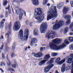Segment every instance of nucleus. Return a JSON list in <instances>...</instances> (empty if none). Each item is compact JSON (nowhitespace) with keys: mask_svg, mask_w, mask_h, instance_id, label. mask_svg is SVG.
<instances>
[{"mask_svg":"<svg viewBox=\"0 0 73 73\" xmlns=\"http://www.w3.org/2000/svg\"><path fill=\"white\" fill-rule=\"evenodd\" d=\"M12 71H13V72H15V70H14L12 68L11 69V70Z\"/></svg>","mask_w":73,"mask_h":73,"instance_id":"60","label":"nucleus"},{"mask_svg":"<svg viewBox=\"0 0 73 73\" xmlns=\"http://www.w3.org/2000/svg\"><path fill=\"white\" fill-rule=\"evenodd\" d=\"M48 28V24L46 22H43L39 27L40 31L41 33L46 32Z\"/></svg>","mask_w":73,"mask_h":73,"instance_id":"8","label":"nucleus"},{"mask_svg":"<svg viewBox=\"0 0 73 73\" xmlns=\"http://www.w3.org/2000/svg\"><path fill=\"white\" fill-rule=\"evenodd\" d=\"M26 24H27V25H28L29 23V22L27 20L26 21V22H25Z\"/></svg>","mask_w":73,"mask_h":73,"instance_id":"44","label":"nucleus"},{"mask_svg":"<svg viewBox=\"0 0 73 73\" xmlns=\"http://www.w3.org/2000/svg\"><path fill=\"white\" fill-rule=\"evenodd\" d=\"M50 4L49 3H48L47 5V6H50Z\"/></svg>","mask_w":73,"mask_h":73,"instance_id":"59","label":"nucleus"},{"mask_svg":"<svg viewBox=\"0 0 73 73\" xmlns=\"http://www.w3.org/2000/svg\"><path fill=\"white\" fill-rule=\"evenodd\" d=\"M8 2L7 0H3V6H5L7 5Z\"/></svg>","mask_w":73,"mask_h":73,"instance_id":"24","label":"nucleus"},{"mask_svg":"<svg viewBox=\"0 0 73 73\" xmlns=\"http://www.w3.org/2000/svg\"><path fill=\"white\" fill-rule=\"evenodd\" d=\"M20 28V23L19 21L16 22L14 23V26L13 27V29L14 31H17L19 30Z\"/></svg>","mask_w":73,"mask_h":73,"instance_id":"11","label":"nucleus"},{"mask_svg":"<svg viewBox=\"0 0 73 73\" xmlns=\"http://www.w3.org/2000/svg\"><path fill=\"white\" fill-rule=\"evenodd\" d=\"M6 9H9V13H11V7H10V6L9 5L8 7H7Z\"/></svg>","mask_w":73,"mask_h":73,"instance_id":"26","label":"nucleus"},{"mask_svg":"<svg viewBox=\"0 0 73 73\" xmlns=\"http://www.w3.org/2000/svg\"><path fill=\"white\" fill-rule=\"evenodd\" d=\"M71 6L72 7H73V1H71L70 2Z\"/></svg>","mask_w":73,"mask_h":73,"instance_id":"46","label":"nucleus"},{"mask_svg":"<svg viewBox=\"0 0 73 73\" xmlns=\"http://www.w3.org/2000/svg\"><path fill=\"white\" fill-rule=\"evenodd\" d=\"M73 59H71L70 58H69L67 60V62L69 64H71L72 63V61Z\"/></svg>","mask_w":73,"mask_h":73,"instance_id":"22","label":"nucleus"},{"mask_svg":"<svg viewBox=\"0 0 73 73\" xmlns=\"http://www.w3.org/2000/svg\"><path fill=\"white\" fill-rule=\"evenodd\" d=\"M65 2H66L65 4H67L69 3V1L68 0H66L65 1Z\"/></svg>","mask_w":73,"mask_h":73,"instance_id":"43","label":"nucleus"},{"mask_svg":"<svg viewBox=\"0 0 73 73\" xmlns=\"http://www.w3.org/2000/svg\"><path fill=\"white\" fill-rule=\"evenodd\" d=\"M15 11L17 15H19V19L20 20H21L24 11H23V9H19L17 10H16Z\"/></svg>","mask_w":73,"mask_h":73,"instance_id":"9","label":"nucleus"},{"mask_svg":"<svg viewBox=\"0 0 73 73\" xmlns=\"http://www.w3.org/2000/svg\"><path fill=\"white\" fill-rule=\"evenodd\" d=\"M2 59H4V58H5V55L4 54H2Z\"/></svg>","mask_w":73,"mask_h":73,"instance_id":"39","label":"nucleus"},{"mask_svg":"<svg viewBox=\"0 0 73 73\" xmlns=\"http://www.w3.org/2000/svg\"><path fill=\"white\" fill-rule=\"evenodd\" d=\"M48 61V59L43 60L40 61L39 63V65L40 66H42V65L44 64L45 62H46V61Z\"/></svg>","mask_w":73,"mask_h":73,"instance_id":"17","label":"nucleus"},{"mask_svg":"<svg viewBox=\"0 0 73 73\" xmlns=\"http://www.w3.org/2000/svg\"><path fill=\"white\" fill-rule=\"evenodd\" d=\"M57 54V53H53L51 54V55L52 56H53V57H56Z\"/></svg>","mask_w":73,"mask_h":73,"instance_id":"36","label":"nucleus"},{"mask_svg":"<svg viewBox=\"0 0 73 73\" xmlns=\"http://www.w3.org/2000/svg\"><path fill=\"white\" fill-rule=\"evenodd\" d=\"M15 64L12 65V67L14 68H16V65H17V63H16V61L14 62Z\"/></svg>","mask_w":73,"mask_h":73,"instance_id":"29","label":"nucleus"},{"mask_svg":"<svg viewBox=\"0 0 73 73\" xmlns=\"http://www.w3.org/2000/svg\"><path fill=\"white\" fill-rule=\"evenodd\" d=\"M63 17L64 18L65 20H68L71 18V15H68L65 16L64 15H63Z\"/></svg>","mask_w":73,"mask_h":73,"instance_id":"18","label":"nucleus"},{"mask_svg":"<svg viewBox=\"0 0 73 73\" xmlns=\"http://www.w3.org/2000/svg\"><path fill=\"white\" fill-rule=\"evenodd\" d=\"M58 20H56L55 22L56 24H54L53 27L52 29L54 31L58 30L62 25H64V22L62 21H60L58 22H57Z\"/></svg>","mask_w":73,"mask_h":73,"instance_id":"5","label":"nucleus"},{"mask_svg":"<svg viewBox=\"0 0 73 73\" xmlns=\"http://www.w3.org/2000/svg\"><path fill=\"white\" fill-rule=\"evenodd\" d=\"M68 11H69V8H68V7H64L62 10V12L63 14L66 15L67 12H68Z\"/></svg>","mask_w":73,"mask_h":73,"instance_id":"15","label":"nucleus"},{"mask_svg":"<svg viewBox=\"0 0 73 73\" xmlns=\"http://www.w3.org/2000/svg\"><path fill=\"white\" fill-rule=\"evenodd\" d=\"M69 47L70 49L73 50V44L70 45L69 46Z\"/></svg>","mask_w":73,"mask_h":73,"instance_id":"37","label":"nucleus"},{"mask_svg":"<svg viewBox=\"0 0 73 73\" xmlns=\"http://www.w3.org/2000/svg\"><path fill=\"white\" fill-rule=\"evenodd\" d=\"M9 50V47L7 46H5V49L4 52H7Z\"/></svg>","mask_w":73,"mask_h":73,"instance_id":"27","label":"nucleus"},{"mask_svg":"<svg viewBox=\"0 0 73 73\" xmlns=\"http://www.w3.org/2000/svg\"><path fill=\"white\" fill-rule=\"evenodd\" d=\"M1 64H3L4 65V66H5V64L4 63V62H1Z\"/></svg>","mask_w":73,"mask_h":73,"instance_id":"48","label":"nucleus"},{"mask_svg":"<svg viewBox=\"0 0 73 73\" xmlns=\"http://www.w3.org/2000/svg\"><path fill=\"white\" fill-rule=\"evenodd\" d=\"M11 26H9L7 27V26H5V29L8 30V33L5 34V37H7V38H9V34L11 33Z\"/></svg>","mask_w":73,"mask_h":73,"instance_id":"10","label":"nucleus"},{"mask_svg":"<svg viewBox=\"0 0 73 73\" xmlns=\"http://www.w3.org/2000/svg\"><path fill=\"white\" fill-rule=\"evenodd\" d=\"M15 43H14L13 44V46H12V50L13 51L15 50Z\"/></svg>","mask_w":73,"mask_h":73,"instance_id":"30","label":"nucleus"},{"mask_svg":"<svg viewBox=\"0 0 73 73\" xmlns=\"http://www.w3.org/2000/svg\"><path fill=\"white\" fill-rule=\"evenodd\" d=\"M42 9L38 7L36 8L35 9L34 17L38 20V23H40L44 19V15H42Z\"/></svg>","mask_w":73,"mask_h":73,"instance_id":"2","label":"nucleus"},{"mask_svg":"<svg viewBox=\"0 0 73 73\" xmlns=\"http://www.w3.org/2000/svg\"><path fill=\"white\" fill-rule=\"evenodd\" d=\"M56 35H57V33L56 31L50 30L46 35L45 38H47L48 39H49V38L53 39L54 38L55 36H56Z\"/></svg>","mask_w":73,"mask_h":73,"instance_id":"6","label":"nucleus"},{"mask_svg":"<svg viewBox=\"0 0 73 73\" xmlns=\"http://www.w3.org/2000/svg\"><path fill=\"white\" fill-rule=\"evenodd\" d=\"M0 17L1 18H3L4 17V15H0Z\"/></svg>","mask_w":73,"mask_h":73,"instance_id":"53","label":"nucleus"},{"mask_svg":"<svg viewBox=\"0 0 73 73\" xmlns=\"http://www.w3.org/2000/svg\"><path fill=\"white\" fill-rule=\"evenodd\" d=\"M48 15L47 16V21L51 19L52 18H54L52 19V20H54L55 18L57 17L58 16L56 10V6H52L51 10L48 11Z\"/></svg>","mask_w":73,"mask_h":73,"instance_id":"3","label":"nucleus"},{"mask_svg":"<svg viewBox=\"0 0 73 73\" xmlns=\"http://www.w3.org/2000/svg\"><path fill=\"white\" fill-rule=\"evenodd\" d=\"M68 40L70 42H73V37L70 36L69 37Z\"/></svg>","mask_w":73,"mask_h":73,"instance_id":"31","label":"nucleus"},{"mask_svg":"<svg viewBox=\"0 0 73 73\" xmlns=\"http://www.w3.org/2000/svg\"><path fill=\"white\" fill-rule=\"evenodd\" d=\"M4 22H3V21H2L0 23V25L1 27H4Z\"/></svg>","mask_w":73,"mask_h":73,"instance_id":"32","label":"nucleus"},{"mask_svg":"<svg viewBox=\"0 0 73 73\" xmlns=\"http://www.w3.org/2000/svg\"><path fill=\"white\" fill-rule=\"evenodd\" d=\"M31 37H32V36H31V35L30 36V38H31Z\"/></svg>","mask_w":73,"mask_h":73,"instance_id":"63","label":"nucleus"},{"mask_svg":"<svg viewBox=\"0 0 73 73\" xmlns=\"http://www.w3.org/2000/svg\"><path fill=\"white\" fill-rule=\"evenodd\" d=\"M43 56H44V54L41 52H40L34 55V56L37 58H40Z\"/></svg>","mask_w":73,"mask_h":73,"instance_id":"14","label":"nucleus"},{"mask_svg":"<svg viewBox=\"0 0 73 73\" xmlns=\"http://www.w3.org/2000/svg\"><path fill=\"white\" fill-rule=\"evenodd\" d=\"M40 50L41 52H42V51H43V48H42V47H41L40 48Z\"/></svg>","mask_w":73,"mask_h":73,"instance_id":"50","label":"nucleus"},{"mask_svg":"<svg viewBox=\"0 0 73 73\" xmlns=\"http://www.w3.org/2000/svg\"><path fill=\"white\" fill-rule=\"evenodd\" d=\"M12 68H8V70L11 71V70H12Z\"/></svg>","mask_w":73,"mask_h":73,"instance_id":"49","label":"nucleus"},{"mask_svg":"<svg viewBox=\"0 0 73 73\" xmlns=\"http://www.w3.org/2000/svg\"><path fill=\"white\" fill-rule=\"evenodd\" d=\"M1 39L2 38V39H3L4 38H3V36H1V38H0Z\"/></svg>","mask_w":73,"mask_h":73,"instance_id":"55","label":"nucleus"},{"mask_svg":"<svg viewBox=\"0 0 73 73\" xmlns=\"http://www.w3.org/2000/svg\"><path fill=\"white\" fill-rule=\"evenodd\" d=\"M70 57H71V58H70L73 60V54H70Z\"/></svg>","mask_w":73,"mask_h":73,"instance_id":"45","label":"nucleus"},{"mask_svg":"<svg viewBox=\"0 0 73 73\" xmlns=\"http://www.w3.org/2000/svg\"><path fill=\"white\" fill-rule=\"evenodd\" d=\"M3 21V22H4V23L5 22V19H3L2 20Z\"/></svg>","mask_w":73,"mask_h":73,"instance_id":"58","label":"nucleus"},{"mask_svg":"<svg viewBox=\"0 0 73 73\" xmlns=\"http://www.w3.org/2000/svg\"><path fill=\"white\" fill-rule=\"evenodd\" d=\"M63 5H64V3H60L57 5V8L58 9H60L61 8V7H63Z\"/></svg>","mask_w":73,"mask_h":73,"instance_id":"19","label":"nucleus"},{"mask_svg":"<svg viewBox=\"0 0 73 73\" xmlns=\"http://www.w3.org/2000/svg\"><path fill=\"white\" fill-rule=\"evenodd\" d=\"M3 48H4V45L2 44L1 46V47L0 48V49L1 50H2L3 49Z\"/></svg>","mask_w":73,"mask_h":73,"instance_id":"41","label":"nucleus"},{"mask_svg":"<svg viewBox=\"0 0 73 73\" xmlns=\"http://www.w3.org/2000/svg\"><path fill=\"white\" fill-rule=\"evenodd\" d=\"M31 1L34 5L37 6L39 4L38 0H31Z\"/></svg>","mask_w":73,"mask_h":73,"instance_id":"16","label":"nucleus"},{"mask_svg":"<svg viewBox=\"0 0 73 73\" xmlns=\"http://www.w3.org/2000/svg\"><path fill=\"white\" fill-rule=\"evenodd\" d=\"M38 31L37 29H36L34 31L33 33L34 35L35 36H37L38 35Z\"/></svg>","mask_w":73,"mask_h":73,"instance_id":"20","label":"nucleus"},{"mask_svg":"<svg viewBox=\"0 0 73 73\" xmlns=\"http://www.w3.org/2000/svg\"><path fill=\"white\" fill-rule=\"evenodd\" d=\"M30 46H29L28 47V48L29 49H30Z\"/></svg>","mask_w":73,"mask_h":73,"instance_id":"62","label":"nucleus"},{"mask_svg":"<svg viewBox=\"0 0 73 73\" xmlns=\"http://www.w3.org/2000/svg\"><path fill=\"white\" fill-rule=\"evenodd\" d=\"M33 22H32L30 24H29L30 25L31 27L32 26V25L31 24H33Z\"/></svg>","mask_w":73,"mask_h":73,"instance_id":"51","label":"nucleus"},{"mask_svg":"<svg viewBox=\"0 0 73 73\" xmlns=\"http://www.w3.org/2000/svg\"><path fill=\"white\" fill-rule=\"evenodd\" d=\"M7 62V65H11V62H10L9 60Z\"/></svg>","mask_w":73,"mask_h":73,"instance_id":"42","label":"nucleus"},{"mask_svg":"<svg viewBox=\"0 0 73 73\" xmlns=\"http://www.w3.org/2000/svg\"><path fill=\"white\" fill-rule=\"evenodd\" d=\"M55 73H59V72H58V70H57L56 71Z\"/></svg>","mask_w":73,"mask_h":73,"instance_id":"57","label":"nucleus"},{"mask_svg":"<svg viewBox=\"0 0 73 73\" xmlns=\"http://www.w3.org/2000/svg\"><path fill=\"white\" fill-rule=\"evenodd\" d=\"M5 13L6 14L5 16L6 17H8V11H6Z\"/></svg>","mask_w":73,"mask_h":73,"instance_id":"47","label":"nucleus"},{"mask_svg":"<svg viewBox=\"0 0 73 73\" xmlns=\"http://www.w3.org/2000/svg\"><path fill=\"white\" fill-rule=\"evenodd\" d=\"M52 42H50L49 43V46L50 49L52 50H58L60 49H61L66 46V45L64 43H63L60 45L57 46V45H58L61 42V40L58 38H56L52 40Z\"/></svg>","mask_w":73,"mask_h":73,"instance_id":"1","label":"nucleus"},{"mask_svg":"<svg viewBox=\"0 0 73 73\" xmlns=\"http://www.w3.org/2000/svg\"><path fill=\"white\" fill-rule=\"evenodd\" d=\"M70 23H71V22L70 21V19H69L66 21V25H69L70 24Z\"/></svg>","mask_w":73,"mask_h":73,"instance_id":"25","label":"nucleus"},{"mask_svg":"<svg viewBox=\"0 0 73 73\" xmlns=\"http://www.w3.org/2000/svg\"><path fill=\"white\" fill-rule=\"evenodd\" d=\"M0 70H1V71H2V73H4V70H3V69H2L0 68Z\"/></svg>","mask_w":73,"mask_h":73,"instance_id":"52","label":"nucleus"},{"mask_svg":"<svg viewBox=\"0 0 73 73\" xmlns=\"http://www.w3.org/2000/svg\"><path fill=\"white\" fill-rule=\"evenodd\" d=\"M23 31L21 29L19 31L18 34L19 38L21 41H27L29 35V30L27 29H26L24 32V37L23 36Z\"/></svg>","mask_w":73,"mask_h":73,"instance_id":"4","label":"nucleus"},{"mask_svg":"<svg viewBox=\"0 0 73 73\" xmlns=\"http://www.w3.org/2000/svg\"><path fill=\"white\" fill-rule=\"evenodd\" d=\"M36 42H37V39L36 38H32L30 45L31 46H33L35 43H36Z\"/></svg>","mask_w":73,"mask_h":73,"instance_id":"13","label":"nucleus"},{"mask_svg":"<svg viewBox=\"0 0 73 73\" xmlns=\"http://www.w3.org/2000/svg\"><path fill=\"white\" fill-rule=\"evenodd\" d=\"M67 68L68 70H70V69L72 68L71 66H68L67 67Z\"/></svg>","mask_w":73,"mask_h":73,"instance_id":"40","label":"nucleus"},{"mask_svg":"<svg viewBox=\"0 0 73 73\" xmlns=\"http://www.w3.org/2000/svg\"><path fill=\"white\" fill-rule=\"evenodd\" d=\"M7 61H9V60L8 58V56H7Z\"/></svg>","mask_w":73,"mask_h":73,"instance_id":"54","label":"nucleus"},{"mask_svg":"<svg viewBox=\"0 0 73 73\" xmlns=\"http://www.w3.org/2000/svg\"><path fill=\"white\" fill-rule=\"evenodd\" d=\"M9 42V38H8L7 40V42L8 43Z\"/></svg>","mask_w":73,"mask_h":73,"instance_id":"56","label":"nucleus"},{"mask_svg":"<svg viewBox=\"0 0 73 73\" xmlns=\"http://www.w3.org/2000/svg\"><path fill=\"white\" fill-rule=\"evenodd\" d=\"M15 56H16V55H15V53L14 52H13L12 54L11 57L13 58V57H14Z\"/></svg>","mask_w":73,"mask_h":73,"instance_id":"38","label":"nucleus"},{"mask_svg":"<svg viewBox=\"0 0 73 73\" xmlns=\"http://www.w3.org/2000/svg\"><path fill=\"white\" fill-rule=\"evenodd\" d=\"M0 64V65H1V66H3V64Z\"/></svg>","mask_w":73,"mask_h":73,"instance_id":"64","label":"nucleus"},{"mask_svg":"<svg viewBox=\"0 0 73 73\" xmlns=\"http://www.w3.org/2000/svg\"><path fill=\"white\" fill-rule=\"evenodd\" d=\"M73 27V22H72L69 27V29H72Z\"/></svg>","mask_w":73,"mask_h":73,"instance_id":"35","label":"nucleus"},{"mask_svg":"<svg viewBox=\"0 0 73 73\" xmlns=\"http://www.w3.org/2000/svg\"><path fill=\"white\" fill-rule=\"evenodd\" d=\"M24 15L25 16H26V13L24 12Z\"/></svg>","mask_w":73,"mask_h":73,"instance_id":"61","label":"nucleus"},{"mask_svg":"<svg viewBox=\"0 0 73 73\" xmlns=\"http://www.w3.org/2000/svg\"><path fill=\"white\" fill-rule=\"evenodd\" d=\"M53 62V60L52 59H51L50 61H48L47 62V65H49V66H48L45 67L44 68V72L45 73H47L49 71L50 69L53 67L54 65L53 64H52Z\"/></svg>","mask_w":73,"mask_h":73,"instance_id":"7","label":"nucleus"},{"mask_svg":"<svg viewBox=\"0 0 73 73\" xmlns=\"http://www.w3.org/2000/svg\"><path fill=\"white\" fill-rule=\"evenodd\" d=\"M68 27H65L64 29V33H66L68 31Z\"/></svg>","mask_w":73,"mask_h":73,"instance_id":"28","label":"nucleus"},{"mask_svg":"<svg viewBox=\"0 0 73 73\" xmlns=\"http://www.w3.org/2000/svg\"><path fill=\"white\" fill-rule=\"evenodd\" d=\"M48 1V0H43V4L44 5H46V3H47V1Z\"/></svg>","mask_w":73,"mask_h":73,"instance_id":"33","label":"nucleus"},{"mask_svg":"<svg viewBox=\"0 0 73 73\" xmlns=\"http://www.w3.org/2000/svg\"><path fill=\"white\" fill-rule=\"evenodd\" d=\"M60 61V58H58L56 59L55 62L57 63V64H59V65H61L65 61V59H64L60 62H59Z\"/></svg>","mask_w":73,"mask_h":73,"instance_id":"12","label":"nucleus"},{"mask_svg":"<svg viewBox=\"0 0 73 73\" xmlns=\"http://www.w3.org/2000/svg\"><path fill=\"white\" fill-rule=\"evenodd\" d=\"M65 64H64L62 66L61 68V71L62 73H64L65 72Z\"/></svg>","mask_w":73,"mask_h":73,"instance_id":"21","label":"nucleus"},{"mask_svg":"<svg viewBox=\"0 0 73 73\" xmlns=\"http://www.w3.org/2000/svg\"><path fill=\"white\" fill-rule=\"evenodd\" d=\"M50 57V55H49V54H47L44 56V59H49Z\"/></svg>","mask_w":73,"mask_h":73,"instance_id":"23","label":"nucleus"},{"mask_svg":"<svg viewBox=\"0 0 73 73\" xmlns=\"http://www.w3.org/2000/svg\"><path fill=\"white\" fill-rule=\"evenodd\" d=\"M64 42L65 44L68 45V44H69V42L68 41V40L67 39H66L64 40Z\"/></svg>","mask_w":73,"mask_h":73,"instance_id":"34","label":"nucleus"}]
</instances>
